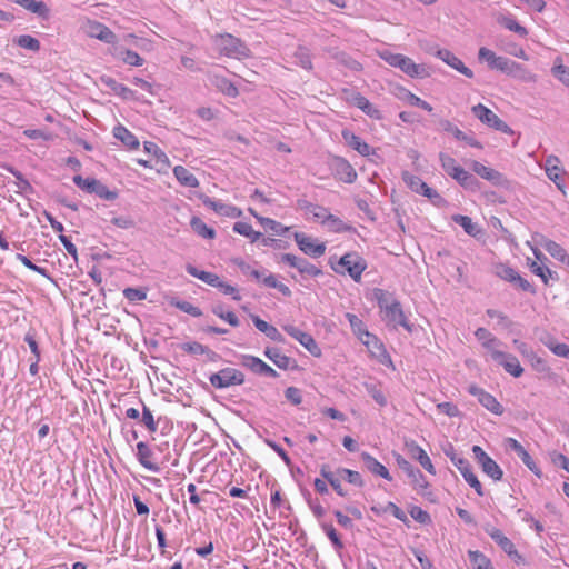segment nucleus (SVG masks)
I'll return each mask as SVG.
<instances>
[{"instance_id": "nucleus-57", "label": "nucleus", "mask_w": 569, "mask_h": 569, "mask_svg": "<svg viewBox=\"0 0 569 569\" xmlns=\"http://www.w3.org/2000/svg\"><path fill=\"white\" fill-rule=\"evenodd\" d=\"M262 283L268 288H274L279 290L284 297H291L292 291L288 286L282 282H279L273 274H268L263 277Z\"/></svg>"}, {"instance_id": "nucleus-29", "label": "nucleus", "mask_w": 569, "mask_h": 569, "mask_svg": "<svg viewBox=\"0 0 569 569\" xmlns=\"http://www.w3.org/2000/svg\"><path fill=\"white\" fill-rule=\"evenodd\" d=\"M361 460L365 465V467L372 472L373 475L380 476L381 478L391 481L392 477L388 469L380 463L375 457H372L370 453L363 451L361 453Z\"/></svg>"}, {"instance_id": "nucleus-13", "label": "nucleus", "mask_w": 569, "mask_h": 569, "mask_svg": "<svg viewBox=\"0 0 569 569\" xmlns=\"http://www.w3.org/2000/svg\"><path fill=\"white\" fill-rule=\"evenodd\" d=\"M396 461L398 467L405 471L409 478L412 479L415 488L422 495H426L425 490L429 487V482L427 481L423 473L418 468H415L401 455L396 456Z\"/></svg>"}, {"instance_id": "nucleus-14", "label": "nucleus", "mask_w": 569, "mask_h": 569, "mask_svg": "<svg viewBox=\"0 0 569 569\" xmlns=\"http://www.w3.org/2000/svg\"><path fill=\"white\" fill-rule=\"evenodd\" d=\"M295 241L299 249L307 256L319 258L326 252V244L323 242H316L311 237L303 232H295Z\"/></svg>"}, {"instance_id": "nucleus-21", "label": "nucleus", "mask_w": 569, "mask_h": 569, "mask_svg": "<svg viewBox=\"0 0 569 569\" xmlns=\"http://www.w3.org/2000/svg\"><path fill=\"white\" fill-rule=\"evenodd\" d=\"M405 447L412 459L417 460L429 473L436 475V469L427 452L412 439L405 441Z\"/></svg>"}, {"instance_id": "nucleus-58", "label": "nucleus", "mask_w": 569, "mask_h": 569, "mask_svg": "<svg viewBox=\"0 0 569 569\" xmlns=\"http://www.w3.org/2000/svg\"><path fill=\"white\" fill-rule=\"evenodd\" d=\"M475 336L479 341L482 342V346L490 351L493 350L492 346L498 342L496 337H493L491 332L486 328H478L475 332Z\"/></svg>"}, {"instance_id": "nucleus-56", "label": "nucleus", "mask_w": 569, "mask_h": 569, "mask_svg": "<svg viewBox=\"0 0 569 569\" xmlns=\"http://www.w3.org/2000/svg\"><path fill=\"white\" fill-rule=\"evenodd\" d=\"M493 272L497 277L510 283L513 282V279L518 273L513 268L505 263L496 264Z\"/></svg>"}, {"instance_id": "nucleus-62", "label": "nucleus", "mask_w": 569, "mask_h": 569, "mask_svg": "<svg viewBox=\"0 0 569 569\" xmlns=\"http://www.w3.org/2000/svg\"><path fill=\"white\" fill-rule=\"evenodd\" d=\"M212 312L219 318L226 320L232 327H238L240 325L238 317L231 311L224 312L221 305L213 306Z\"/></svg>"}, {"instance_id": "nucleus-37", "label": "nucleus", "mask_w": 569, "mask_h": 569, "mask_svg": "<svg viewBox=\"0 0 569 569\" xmlns=\"http://www.w3.org/2000/svg\"><path fill=\"white\" fill-rule=\"evenodd\" d=\"M497 22L520 37H527L528 34V30L523 26L519 24L511 16L500 14L497 18Z\"/></svg>"}, {"instance_id": "nucleus-34", "label": "nucleus", "mask_w": 569, "mask_h": 569, "mask_svg": "<svg viewBox=\"0 0 569 569\" xmlns=\"http://www.w3.org/2000/svg\"><path fill=\"white\" fill-rule=\"evenodd\" d=\"M455 180L466 190L473 192L478 191L481 186L480 181L463 168L457 172Z\"/></svg>"}, {"instance_id": "nucleus-55", "label": "nucleus", "mask_w": 569, "mask_h": 569, "mask_svg": "<svg viewBox=\"0 0 569 569\" xmlns=\"http://www.w3.org/2000/svg\"><path fill=\"white\" fill-rule=\"evenodd\" d=\"M14 43H17L20 48L37 52L40 50V42L37 38L30 34H22L14 39Z\"/></svg>"}, {"instance_id": "nucleus-22", "label": "nucleus", "mask_w": 569, "mask_h": 569, "mask_svg": "<svg viewBox=\"0 0 569 569\" xmlns=\"http://www.w3.org/2000/svg\"><path fill=\"white\" fill-rule=\"evenodd\" d=\"M485 531L507 555L520 558L513 542L500 529L487 525Z\"/></svg>"}, {"instance_id": "nucleus-12", "label": "nucleus", "mask_w": 569, "mask_h": 569, "mask_svg": "<svg viewBox=\"0 0 569 569\" xmlns=\"http://www.w3.org/2000/svg\"><path fill=\"white\" fill-rule=\"evenodd\" d=\"M497 70L525 82L536 81V76L526 67L506 57L502 59L501 63H499Z\"/></svg>"}, {"instance_id": "nucleus-54", "label": "nucleus", "mask_w": 569, "mask_h": 569, "mask_svg": "<svg viewBox=\"0 0 569 569\" xmlns=\"http://www.w3.org/2000/svg\"><path fill=\"white\" fill-rule=\"evenodd\" d=\"M170 305L178 308L179 310L192 316V317H200L202 316V311L186 300H179L177 298H172L170 300Z\"/></svg>"}, {"instance_id": "nucleus-47", "label": "nucleus", "mask_w": 569, "mask_h": 569, "mask_svg": "<svg viewBox=\"0 0 569 569\" xmlns=\"http://www.w3.org/2000/svg\"><path fill=\"white\" fill-rule=\"evenodd\" d=\"M321 529L323 530V532L327 535V537L331 541L335 550L337 552H340L345 548V545H343L339 533L337 532L336 528L332 526V523L323 522V523H321Z\"/></svg>"}, {"instance_id": "nucleus-48", "label": "nucleus", "mask_w": 569, "mask_h": 569, "mask_svg": "<svg viewBox=\"0 0 569 569\" xmlns=\"http://www.w3.org/2000/svg\"><path fill=\"white\" fill-rule=\"evenodd\" d=\"M298 207L308 212V213H311L313 216V218L316 220H320L323 218L325 213L327 212V208L322 207V206H319V204H313L311 202H309L308 200H305V199H300L298 200Z\"/></svg>"}, {"instance_id": "nucleus-31", "label": "nucleus", "mask_w": 569, "mask_h": 569, "mask_svg": "<svg viewBox=\"0 0 569 569\" xmlns=\"http://www.w3.org/2000/svg\"><path fill=\"white\" fill-rule=\"evenodd\" d=\"M320 475L323 479L328 481L331 488L339 495L340 497H346L347 491L342 488L341 480L337 473V471H332L330 466L325 463L320 467Z\"/></svg>"}, {"instance_id": "nucleus-24", "label": "nucleus", "mask_w": 569, "mask_h": 569, "mask_svg": "<svg viewBox=\"0 0 569 569\" xmlns=\"http://www.w3.org/2000/svg\"><path fill=\"white\" fill-rule=\"evenodd\" d=\"M264 356L271 360L279 369L282 370H296L298 368L297 360L282 355L280 349L267 347L264 349Z\"/></svg>"}, {"instance_id": "nucleus-4", "label": "nucleus", "mask_w": 569, "mask_h": 569, "mask_svg": "<svg viewBox=\"0 0 569 569\" xmlns=\"http://www.w3.org/2000/svg\"><path fill=\"white\" fill-rule=\"evenodd\" d=\"M401 178L411 191L428 198L432 204L437 207H443L446 204L445 198L438 191L430 188L421 178L409 171H402Z\"/></svg>"}, {"instance_id": "nucleus-20", "label": "nucleus", "mask_w": 569, "mask_h": 569, "mask_svg": "<svg viewBox=\"0 0 569 569\" xmlns=\"http://www.w3.org/2000/svg\"><path fill=\"white\" fill-rule=\"evenodd\" d=\"M506 445L510 450L515 451L518 455V457L530 471H532L539 478L542 476L540 468L537 466V463L531 458L529 452L523 448V446L518 440H516L515 438H507Z\"/></svg>"}, {"instance_id": "nucleus-33", "label": "nucleus", "mask_w": 569, "mask_h": 569, "mask_svg": "<svg viewBox=\"0 0 569 569\" xmlns=\"http://www.w3.org/2000/svg\"><path fill=\"white\" fill-rule=\"evenodd\" d=\"M539 243L552 258L562 263L569 262L567 251L556 241L543 238Z\"/></svg>"}, {"instance_id": "nucleus-63", "label": "nucleus", "mask_w": 569, "mask_h": 569, "mask_svg": "<svg viewBox=\"0 0 569 569\" xmlns=\"http://www.w3.org/2000/svg\"><path fill=\"white\" fill-rule=\"evenodd\" d=\"M216 86L227 96L229 97H236L238 96L239 91L237 89V87L231 82L229 81L228 79L226 78H219L217 77L216 78Z\"/></svg>"}, {"instance_id": "nucleus-26", "label": "nucleus", "mask_w": 569, "mask_h": 569, "mask_svg": "<svg viewBox=\"0 0 569 569\" xmlns=\"http://www.w3.org/2000/svg\"><path fill=\"white\" fill-rule=\"evenodd\" d=\"M199 199L206 207L212 209L214 212L221 216L236 218L241 214V210L237 209L236 207L222 203L220 201H216L208 197L207 194H200Z\"/></svg>"}, {"instance_id": "nucleus-45", "label": "nucleus", "mask_w": 569, "mask_h": 569, "mask_svg": "<svg viewBox=\"0 0 569 569\" xmlns=\"http://www.w3.org/2000/svg\"><path fill=\"white\" fill-rule=\"evenodd\" d=\"M233 231L250 239L253 243L262 237V233L254 231L251 224L242 221H238L233 224Z\"/></svg>"}, {"instance_id": "nucleus-7", "label": "nucleus", "mask_w": 569, "mask_h": 569, "mask_svg": "<svg viewBox=\"0 0 569 569\" xmlns=\"http://www.w3.org/2000/svg\"><path fill=\"white\" fill-rule=\"evenodd\" d=\"M210 383L217 389L240 386L244 382V373L236 368L226 367L209 377Z\"/></svg>"}, {"instance_id": "nucleus-40", "label": "nucleus", "mask_w": 569, "mask_h": 569, "mask_svg": "<svg viewBox=\"0 0 569 569\" xmlns=\"http://www.w3.org/2000/svg\"><path fill=\"white\" fill-rule=\"evenodd\" d=\"M468 557L473 569H493L491 560L478 550H469Z\"/></svg>"}, {"instance_id": "nucleus-30", "label": "nucleus", "mask_w": 569, "mask_h": 569, "mask_svg": "<svg viewBox=\"0 0 569 569\" xmlns=\"http://www.w3.org/2000/svg\"><path fill=\"white\" fill-rule=\"evenodd\" d=\"M351 102L359 108L362 112L372 119H381V112L377 109L366 97L359 92L352 93Z\"/></svg>"}, {"instance_id": "nucleus-16", "label": "nucleus", "mask_w": 569, "mask_h": 569, "mask_svg": "<svg viewBox=\"0 0 569 569\" xmlns=\"http://www.w3.org/2000/svg\"><path fill=\"white\" fill-rule=\"evenodd\" d=\"M383 313V319L387 320L388 323H391L393 328L401 326L408 332H412L413 326L407 320L399 301H392L390 307Z\"/></svg>"}, {"instance_id": "nucleus-2", "label": "nucleus", "mask_w": 569, "mask_h": 569, "mask_svg": "<svg viewBox=\"0 0 569 569\" xmlns=\"http://www.w3.org/2000/svg\"><path fill=\"white\" fill-rule=\"evenodd\" d=\"M379 57L389 66L399 68L411 78H427L430 76L425 64H417L413 60L401 53H393L388 49L379 51Z\"/></svg>"}, {"instance_id": "nucleus-10", "label": "nucleus", "mask_w": 569, "mask_h": 569, "mask_svg": "<svg viewBox=\"0 0 569 569\" xmlns=\"http://www.w3.org/2000/svg\"><path fill=\"white\" fill-rule=\"evenodd\" d=\"M472 452L475 459L481 466L482 471L495 481L502 479L503 471L500 466L489 457L480 446H473Z\"/></svg>"}, {"instance_id": "nucleus-59", "label": "nucleus", "mask_w": 569, "mask_h": 569, "mask_svg": "<svg viewBox=\"0 0 569 569\" xmlns=\"http://www.w3.org/2000/svg\"><path fill=\"white\" fill-rule=\"evenodd\" d=\"M212 287L218 288L223 295L231 296L236 301L241 300L239 290L236 287L222 281L219 276L217 278V282L212 283Z\"/></svg>"}, {"instance_id": "nucleus-18", "label": "nucleus", "mask_w": 569, "mask_h": 569, "mask_svg": "<svg viewBox=\"0 0 569 569\" xmlns=\"http://www.w3.org/2000/svg\"><path fill=\"white\" fill-rule=\"evenodd\" d=\"M469 393L477 397L478 401L489 411H491L495 415H502L503 413V407L500 405V402L489 392L485 391L482 388H479L475 385H471L468 388Z\"/></svg>"}, {"instance_id": "nucleus-9", "label": "nucleus", "mask_w": 569, "mask_h": 569, "mask_svg": "<svg viewBox=\"0 0 569 569\" xmlns=\"http://www.w3.org/2000/svg\"><path fill=\"white\" fill-rule=\"evenodd\" d=\"M470 168L476 174L491 182L496 187L509 189L511 186L510 180L507 179L501 172L493 168L487 167L479 161L472 160L470 162Z\"/></svg>"}, {"instance_id": "nucleus-42", "label": "nucleus", "mask_w": 569, "mask_h": 569, "mask_svg": "<svg viewBox=\"0 0 569 569\" xmlns=\"http://www.w3.org/2000/svg\"><path fill=\"white\" fill-rule=\"evenodd\" d=\"M439 160H440L442 169L452 179H455V177L457 176V172L462 169V167L458 166L456 160L447 153L440 152Z\"/></svg>"}, {"instance_id": "nucleus-32", "label": "nucleus", "mask_w": 569, "mask_h": 569, "mask_svg": "<svg viewBox=\"0 0 569 569\" xmlns=\"http://www.w3.org/2000/svg\"><path fill=\"white\" fill-rule=\"evenodd\" d=\"M113 136L129 150H137L140 146L139 139L122 124L114 127Z\"/></svg>"}, {"instance_id": "nucleus-36", "label": "nucleus", "mask_w": 569, "mask_h": 569, "mask_svg": "<svg viewBox=\"0 0 569 569\" xmlns=\"http://www.w3.org/2000/svg\"><path fill=\"white\" fill-rule=\"evenodd\" d=\"M452 220L459 224L467 234L477 238L482 230L479 228L477 223L472 222V219L468 216L455 214Z\"/></svg>"}, {"instance_id": "nucleus-19", "label": "nucleus", "mask_w": 569, "mask_h": 569, "mask_svg": "<svg viewBox=\"0 0 569 569\" xmlns=\"http://www.w3.org/2000/svg\"><path fill=\"white\" fill-rule=\"evenodd\" d=\"M241 359H242V361H241L242 366L256 375L271 377V378H277L279 376V373L273 368H271L268 363H266L258 357L250 356V355H242Z\"/></svg>"}, {"instance_id": "nucleus-44", "label": "nucleus", "mask_w": 569, "mask_h": 569, "mask_svg": "<svg viewBox=\"0 0 569 569\" xmlns=\"http://www.w3.org/2000/svg\"><path fill=\"white\" fill-rule=\"evenodd\" d=\"M336 471H337L338 476L340 478H342L343 480H346L347 482H349L353 486H357L359 488H362L365 486V481L358 471H353L351 469H347V468H342V467L338 468Z\"/></svg>"}, {"instance_id": "nucleus-38", "label": "nucleus", "mask_w": 569, "mask_h": 569, "mask_svg": "<svg viewBox=\"0 0 569 569\" xmlns=\"http://www.w3.org/2000/svg\"><path fill=\"white\" fill-rule=\"evenodd\" d=\"M16 3L21 6L22 8L37 13L38 16L42 18H48L49 16V9L42 1L37 0H16Z\"/></svg>"}, {"instance_id": "nucleus-27", "label": "nucleus", "mask_w": 569, "mask_h": 569, "mask_svg": "<svg viewBox=\"0 0 569 569\" xmlns=\"http://www.w3.org/2000/svg\"><path fill=\"white\" fill-rule=\"evenodd\" d=\"M341 134H342L345 142L350 148H352L353 150L359 152L361 156L367 157L371 153H375L373 149L367 142H365L360 137L356 136L352 131L345 129V130H342Z\"/></svg>"}, {"instance_id": "nucleus-11", "label": "nucleus", "mask_w": 569, "mask_h": 569, "mask_svg": "<svg viewBox=\"0 0 569 569\" xmlns=\"http://www.w3.org/2000/svg\"><path fill=\"white\" fill-rule=\"evenodd\" d=\"M280 261L287 263L291 268H296L302 276H309L312 278L322 274V270L310 263L307 259L297 257L292 253H282Z\"/></svg>"}, {"instance_id": "nucleus-39", "label": "nucleus", "mask_w": 569, "mask_h": 569, "mask_svg": "<svg viewBox=\"0 0 569 569\" xmlns=\"http://www.w3.org/2000/svg\"><path fill=\"white\" fill-rule=\"evenodd\" d=\"M190 226L198 236L204 239H213L216 237L214 229L208 227L199 217H192Z\"/></svg>"}, {"instance_id": "nucleus-15", "label": "nucleus", "mask_w": 569, "mask_h": 569, "mask_svg": "<svg viewBox=\"0 0 569 569\" xmlns=\"http://www.w3.org/2000/svg\"><path fill=\"white\" fill-rule=\"evenodd\" d=\"M491 357L495 361L501 365L508 373H510L515 378H519L522 376L523 368L521 367L516 356L500 350H492Z\"/></svg>"}, {"instance_id": "nucleus-5", "label": "nucleus", "mask_w": 569, "mask_h": 569, "mask_svg": "<svg viewBox=\"0 0 569 569\" xmlns=\"http://www.w3.org/2000/svg\"><path fill=\"white\" fill-rule=\"evenodd\" d=\"M144 168L154 169L157 173H168L170 161L164 151L153 142L144 141Z\"/></svg>"}, {"instance_id": "nucleus-35", "label": "nucleus", "mask_w": 569, "mask_h": 569, "mask_svg": "<svg viewBox=\"0 0 569 569\" xmlns=\"http://www.w3.org/2000/svg\"><path fill=\"white\" fill-rule=\"evenodd\" d=\"M173 173L177 180L184 187L197 188L199 186V181L196 176L183 166H176L173 168Z\"/></svg>"}, {"instance_id": "nucleus-50", "label": "nucleus", "mask_w": 569, "mask_h": 569, "mask_svg": "<svg viewBox=\"0 0 569 569\" xmlns=\"http://www.w3.org/2000/svg\"><path fill=\"white\" fill-rule=\"evenodd\" d=\"M530 270L536 276L540 277L545 284L549 283V278L558 280V273L556 271L550 270L548 267L539 266L536 261H532L530 264Z\"/></svg>"}, {"instance_id": "nucleus-53", "label": "nucleus", "mask_w": 569, "mask_h": 569, "mask_svg": "<svg viewBox=\"0 0 569 569\" xmlns=\"http://www.w3.org/2000/svg\"><path fill=\"white\" fill-rule=\"evenodd\" d=\"M321 222L327 224L329 229L333 232H340L350 229V227L346 226L340 218L331 214L328 210L325 213L323 218L321 219Z\"/></svg>"}, {"instance_id": "nucleus-60", "label": "nucleus", "mask_w": 569, "mask_h": 569, "mask_svg": "<svg viewBox=\"0 0 569 569\" xmlns=\"http://www.w3.org/2000/svg\"><path fill=\"white\" fill-rule=\"evenodd\" d=\"M363 335L365 337L360 340L370 349L373 355H376V350L379 352H385L383 345L375 335L370 333L369 331H363Z\"/></svg>"}, {"instance_id": "nucleus-64", "label": "nucleus", "mask_w": 569, "mask_h": 569, "mask_svg": "<svg viewBox=\"0 0 569 569\" xmlns=\"http://www.w3.org/2000/svg\"><path fill=\"white\" fill-rule=\"evenodd\" d=\"M346 318L348 319L353 332L358 335L359 339H362L365 337L363 331H367L362 320L358 316L350 312L346 313Z\"/></svg>"}, {"instance_id": "nucleus-61", "label": "nucleus", "mask_w": 569, "mask_h": 569, "mask_svg": "<svg viewBox=\"0 0 569 569\" xmlns=\"http://www.w3.org/2000/svg\"><path fill=\"white\" fill-rule=\"evenodd\" d=\"M367 392L372 397V399L380 406L385 407L387 406V398L385 397L381 389L376 383H365Z\"/></svg>"}, {"instance_id": "nucleus-6", "label": "nucleus", "mask_w": 569, "mask_h": 569, "mask_svg": "<svg viewBox=\"0 0 569 569\" xmlns=\"http://www.w3.org/2000/svg\"><path fill=\"white\" fill-rule=\"evenodd\" d=\"M473 116L483 124L506 134H513V130L501 120L493 111L478 103L471 108Z\"/></svg>"}, {"instance_id": "nucleus-23", "label": "nucleus", "mask_w": 569, "mask_h": 569, "mask_svg": "<svg viewBox=\"0 0 569 569\" xmlns=\"http://www.w3.org/2000/svg\"><path fill=\"white\" fill-rule=\"evenodd\" d=\"M455 466L458 468L469 486L475 489L477 495L482 497L485 495L482 485L473 473L470 462L467 459H457V461H455Z\"/></svg>"}, {"instance_id": "nucleus-51", "label": "nucleus", "mask_w": 569, "mask_h": 569, "mask_svg": "<svg viewBox=\"0 0 569 569\" xmlns=\"http://www.w3.org/2000/svg\"><path fill=\"white\" fill-rule=\"evenodd\" d=\"M332 57L339 64L352 71L362 70V64L343 51L336 52Z\"/></svg>"}, {"instance_id": "nucleus-41", "label": "nucleus", "mask_w": 569, "mask_h": 569, "mask_svg": "<svg viewBox=\"0 0 569 569\" xmlns=\"http://www.w3.org/2000/svg\"><path fill=\"white\" fill-rule=\"evenodd\" d=\"M250 212L257 218V220L266 229L272 231L276 234H283L289 230L288 227H283L280 222L271 219L258 216L253 210L250 209Z\"/></svg>"}, {"instance_id": "nucleus-28", "label": "nucleus", "mask_w": 569, "mask_h": 569, "mask_svg": "<svg viewBox=\"0 0 569 569\" xmlns=\"http://www.w3.org/2000/svg\"><path fill=\"white\" fill-rule=\"evenodd\" d=\"M87 33L91 38L111 43L116 40V34L103 23L98 21H89Z\"/></svg>"}, {"instance_id": "nucleus-43", "label": "nucleus", "mask_w": 569, "mask_h": 569, "mask_svg": "<svg viewBox=\"0 0 569 569\" xmlns=\"http://www.w3.org/2000/svg\"><path fill=\"white\" fill-rule=\"evenodd\" d=\"M372 295L382 312L390 307L392 301H398L392 293L380 288H375Z\"/></svg>"}, {"instance_id": "nucleus-25", "label": "nucleus", "mask_w": 569, "mask_h": 569, "mask_svg": "<svg viewBox=\"0 0 569 569\" xmlns=\"http://www.w3.org/2000/svg\"><path fill=\"white\" fill-rule=\"evenodd\" d=\"M437 57L441 59L445 63L462 73L467 78H473V72L470 68L466 67L465 63L456 57L451 51L447 49H440L437 51Z\"/></svg>"}, {"instance_id": "nucleus-8", "label": "nucleus", "mask_w": 569, "mask_h": 569, "mask_svg": "<svg viewBox=\"0 0 569 569\" xmlns=\"http://www.w3.org/2000/svg\"><path fill=\"white\" fill-rule=\"evenodd\" d=\"M74 184L88 193H94L104 200H114L117 192L110 191L107 186L94 178H82L81 176L73 177Z\"/></svg>"}, {"instance_id": "nucleus-52", "label": "nucleus", "mask_w": 569, "mask_h": 569, "mask_svg": "<svg viewBox=\"0 0 569 569\" xmlns=\"http://www.w3.org/2000/svg\"><path fill=\"white\" fill-rule=\"evenodd\" d=\"M296 63L306 70L312 69L311 54L308 48L299 46L293 54Z\"/></svg>"}, {"instance_id": "nucleus-46", "label": "nucleus", "mask_w": 569, "mask_h": 569, "mask_svg": "<svg viewBox=\"0 0 569 569\" xmlns=\"http://www.w3.org/2000/svg\"><path fill=\"white\" fill-rule=\"evenodd\" d=\"M478 58L479 60L486 61L490 69L497 70L505 57L497 56L492 50L481 47L478 52Z\"/></svg>"}, {"instance_id": "nucleus-49", "label": "nucleus", "mask_w": 569, "mask_h": 569, "mask_svg": "<svg viewBox=\"0 0 569 569\" xmlns=\"http://www.w3.org/2000/svg\"><path fill=\"white\" fill-rule=\"evenodd\" d=\"M186 270L190 276L200 279L201 281L206 282L207 284H209L211 287H212V283L217 282L218 274H216V273L199 270L197 267H194L192 264H187Z\"/></svg>"}, {"instance_id": "nucleus-1", "label": "nucleus", "mask_w": 569, "mask_h": 569, "mask_svg": "<svg viewBox=\"0 0 569 569\" xmlns=\"http://www.w3.org/2000/svg\"><path fill=\"white\" fill-rule=\"evenodd\" d=\"M329 264L336 273L349 274L356 282L361 280V276L367 269L366 260L356 251L345 253L338 261H335V257H331Z\"/></svg>"}, {"instance_id": "nucleus-3", "label": "nucleus", "mask_w": 569, "mask_h": 569, "mask_svg": "<svg viewBox=\"0 0 569 569\" xmlns=\"http://www.w3.org/2000/svg\"><path fill=\"white\" fill-rule=\"evenodd\" d=\"M214 43L221 54L230 58L242 59L250 56V49L239 38L230 34H217Z\"/></svg>"}, {"instance_id": "nucleus-17", "label": "nucleus", "mask_w": 569, "mask_h": 569, "mask_svg": "<svg viewBox=\"0 0 569 569\" xmlns=\"http://www.w3.org/2000/svg\"><path fill=\"white\" fill-rule=\"evenodd\" d=\"M331 169L335 178L345 183H353L357 179V172L353 167L341 157H333Z\"/></svg>"}]
</instances>
